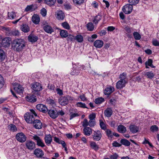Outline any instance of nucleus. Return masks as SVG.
<instances>
[{
    "label": "nucleus",
    "instance_id": "nucleus-1",
    "mask_svg": "<svg viewBox=\"0 0 159 159\" xmlns=\"http://www.w3.org/2000/svg\"><path fill=\"white\" fill-rule=\"evenodd\" d=\"M26 45L25 40L21 38L14 39L11 44L13 50L16 52H21L24 49Z\"/></svg>",
    "mask_w": 159,
    "mask_h": 159
},
{
    "label": "nucleus",
    "instance_id": "nucleus-2",
    "mask_svg": "<svg viewBox=\"0 0 159 159\" xmlns=\"http://www.w3.org/2000/svg\"><path fill=\"white\" fill-rule=\"evenodd\" d=\"M25 120L28 123H32L35 119L33 115L30 113H27L24 115Z\"/></svg>",
    "mask_w": 159,
    "mask_h": 159
},
{
    "label": "nucleus",
    "instance_id": "nucleus-3",
    "mask_svg": "<svg viewBox=\"0 0 159 159\" xmlns=\"http://www.w3.org/2000/svg\"><path fill=\"white\" fill-rule=\"evenodd\" d=\"M16 139L19 142L23 143L26 140L27 137L23 133L20 132L16 134Z\"/></svg>",
    "mask_w": 159,
    "mask_h": 159
},
{
    "label": "nucleus",
    "instance_id": "nucleus-4",
    "mask_svg": "<svg viewBox=\"0 0 159 159\" xmlns=\"http://www.w3.org/2000/svg\"><path fill=\"white\" fill-rule=\"evenodd\" d=\"M33 139L36 141L38 146L42 147H43L45 146L42 140L38 136L36 135H34L33 136Z\"/></svg>",
    "mask_w": 159,
    "mask_h": 159
},
{
    "label": "nucleus",
    "instance_id": "nucleus-5",
    "mask_svg": "<svg viewBox=\"0 0 159 159\" xmlns=\"http://www.w3.org/2000/svg\"><path fill=\"white\" fill-rule=\"evenodd\" d=\"M122 11L125 14L130 13L133 10V6L130 4L125 5L122 8Z\"/></svg>",
    "mask_w": 159,
    "mask_h": 159
},
{
    "label": "nucleus",
    "instance_id": "nucleus-6",
    "mask_svg": "<svg viewBox=\"0 0 159 159\" xmlns=\"http://www.w3.org/2000/svg\"><path fill=\"white\" fill-rule=\"evenodd\" d=\"M33 154L37 158H41L43 157L44 155L43 151L39 148L35 149L34 151Z\"/></svg>",
    "mask_w": 159,
    "mask_h": 159
},
{
    "label": "nucleus",
    "instance_id": "nucleus-7",
    "mask_svg": "<svg viewBox=\"0 0 159 159\" xmlns=\"http://www.w3.org/2000/svg\"><path fill=\"white\" fill-rule=\"evenodd\" d=\"M92 136L93 140L98 141L101 139L102 135L100 131L98 130L97 131H94V133Z\"/></svg>",
    "mask_w": 159,
    "mask_h": 159
},
{
    "label": "nucleus",
    "instance_id": "nucleus-8",
    "mask_svg": "<svg viewBox=\"0 0 159 159\" xmlns=\"http://www.w3.org/2000/svg\"><path fill=\"white\" fill-rule=\"evenodd\" d=\"M67 96H61L59 99V102L62 106H65L69 103L68 97Z\"/></svg>",
    "mask_w": 159,
    "mask_h": 159
},
{
    "label": "nucleus",
    "instance_id": "nucleus-9",
    "mask_svg": "<svg viewBox=\"0 0 159 159\" xmlns=\"http://www.w3.org/2000/svg\"><path fill=\"white\" fill-rule=\"evenodd\" d=\"M25 146L28 149L32 150L35 148V143L31 140H27L25 143Z\"/></svg>",
    "mask_w": 159,
    "mask_h": 159
},
{
    "label": "nucleus",
    "instance_id": "nucleus-10",
    "mask_svg": "<svg viewBox=\"0 0 159 159\" xmlns=\"http://www.w3.org/2000/svg\"><path fill=\"white\" fill-rule=\"evenodd\" d=\"M14 89L15 91L18 93H22L24 91V89L21 85L15 83L14 84Z\"/></svg>",
    "mask_w": 159,
    "mask_h": 159
},
{
    "label": "nucleus",
    "instance_id": "nucleus-11",
    "mask_svg": "<svg viewBox=\"0 0 159 159\" xmlns=\"http://www.w3.org/2000/svg\"><path fill=\"white\" fill-rule=\"evenodd\" d=\"M31 88L34 91H39L42 90L41 85L39 83L34 82L31 84Z\"/></svg>",
    "mask_w": 159,
    "mask_h": 159
},
{
    "label": "nucleus",
    "instance_id": "nucleus-12",
    "mask_svg": "<svg viewBox=\"0 0 159 159\" xmlns=\"http://www.w3.org/2000/svg\"><path fill=\"white\" fill-rule=\"evenodd\" d=\"M48 112L50 116L53 119H55L58 116V113L57 110L50 109L48 110Z\"/></svg>",
    "mask_w": 159,
    "mask_h": 159
},
{
    "label": "nucleus",
    "instance_id": "nucleus-13",
    "mask_svg": "<svg viewBox=\"0 0 159 159\" xmlns=\"http://www.w3.org/2000/svg\"><path fill=\"white\" fill-rule=\"evenodd\" d=\"M11 40L10 38L8 37L4 38L2 41L0 42L2 46L7 47L10 46Z\"/></svg>",
    "mask_w": 159,
    "mask_h": 159
},
{
    "label": "nucleus",
    "instance_id": "nucleus-14",
    "mask_svg": "<svg viewBox=\"0 0 159 159\" xmlns=\"http://www.w3.org/2000/svg\"><path fill=\"white\" fill-rule=\"evenodd\" d=\"M37 110L43 113H46L48 111L47 107L45 105L42 104H38L36 106Z\"/></svg>",
    "mask_w": 159,
    "mask_h": 159
},
{
    "label": "nucleus",
    "instance_id": "nucleus-15",
    "mask_svg": "<svg viewBox=\"0 0 159 159\" xmlns=\"http://www.w3.org/2000/svg\"><path fill=\"white\" fill-rule=\"evenodd\" d=\"M32 123L33 124L34 127L36 129H41L43 126L41 121L39 120H34Z\"/></svg>",
    "mask_w": 159,
    "mask_h": 159
},
{
    "label": "nucleus",
    "instance_id": "nucleus-16",
    "mask_svg": "<svg viewBox=\"0 0 159 159\" xmlns=\"http://www.w3.org/2000/svg\"><path fill=\"white\" fill-rule=\"evenodd\" d=\"M45 143L46 145L49 146L52 140V138L50 134H46L44 138Z\"/></svg>",
    "mask_w": 159,
    "mask_h": 159
},
{
    "label": "nucleus",
    "instance_id": "nucleus-17",
    "mask_svg": "<svg viewBox=\"0 0 159 159\" xmlns=\"http://www.w3.org/2000/svg\"><path fill=\"white\" fill-rule=\"evenodd\" d=\"M43 28L45 32L51 34L54 31L53 29L50 25L44 24Z\"/></svg>",
    "mask_w": 159,
    "mask_h": 159
},
{
    "label": "nucleus",
    "instance_id": "nucleus-18",
    "mask_svg": "<svg viewBox=\"0 0 159 159\" xmlns=\"http://www.w3.org/2000/svg\"><path fill=\"white\" fill-rule=\"evenodd\" d=\"M83 133L85 136H90L92 133V129L89 127H85L83 130Z\"/></svg>",
    "mask_w": 159,
    "mask_h": 159
},
{
    "label": "nucleus",
    "instance_id": "nucleus-19",
    "mask_svg": "<svg viewBox=\"0 0 159 159\" xmlns=\"http://www.w3.org/2000/svg\"><path fill=\"white\" fill-rule=\"evenodd\" d=\"M80 67H73V68L70 72V74L71 75H77L80 73Z\"/></svg>",
    "mask_w": 159,
    "mask_h": 159
},
{
    "label": "nucleus",
    "instance_id": "nucleus-20",
    "mask_svg": "<svg viewBox=\"0 0 159 159\" xmlns=\"http://www.w3.org/2000/svg\"><path fill=\"white\" fill-rule=\"evenodd\" d=\"M127 83V81L119 80L116 83V86L117 89H121L125 87V85Z\"/></svg>",
    "mask_w": 159,
    "mask_h": 159
},
{
    "label": "nucleus",
    "instance_id": "nucleus-21",
    "mask_svg": "<svg viewBox=\"0 0 159 159\" xmlns=\"http://www.w3.org/2000/svg\"><path fill=\"white\" fill-rule=\"evenodd\" d=\"M114 91L113 87L109 86L107 87L104 91V93L106 95H109Z\"/></svg>",
    "mask_w": 159,
    "mask_h": 159
},
{
    "label": "nucleus",
    "instance_id": "nucleus-22",
    "mask_svg": "<svg viewBox=\"0 0 159 159\" xmlns=\"http://www.w3.org/2000/svg\"><path fill=\"white\" fill-rule=\"evenodd\" d=\"M26 100L28 102H34L36 101V97L34 95H29L26 97Z\"/></svg>",
    "mask_w": 159,
    "mask_h": 159
},
{
    "label": "nucleus",
    "instance_id": "nucleus-23",
    "mask_svg": "<svg viewBox=\"0 0 159 159\" xmlns=\"http://www.w3.org/2000/svg\"><path fill=\"white\" fill-rule=\"evenodd\" d=\"M129 129L132 133H135L138 132L139 127L134 125H131L129 126Z\"/></svg>",
    "mask_w": 159,
    "mask_h": 159
},
{
    "label": "nucleus",
    "instance_id": "nucleus-24",
    "mask_svg": "<svg viewBox=\"0 0 159 159\" xmlns=\"http://www.w3.org/2000/svg\"><path fill=\"white\" fill-rule=\"evenodd\" d=\"M112 110L111 108H107L104 111V113L105 116L107 117H110L112 114Z\"/></svg>",
    "mask_w": 159,
    "mask_h": 159
},
{
    "label": "nucleus",
    "instance_id": "nucleus-25",
    "mask_svg": "<svg viewBox=\"0 0 159 159\" xmlns=\"http://www.w3.org/2000/svg\"><path fill=\"white\" fill-rule=\"evenodd\" d=\"M38 39V37L35 35L31 34L28 37V40L31 42H36Z\"/></svg>",
    "mask_w": 159,
    "mask_h": 159
},
{
    "label": "nucleus",
    "instance_id": "nucleus-26",
    "mask_svg": "<svg viewBox=\"0 0 159 159\" xmlns=\"http://www.w3.org/2000/svg\"><path fill=\"white\" fill-rule=\"evenodd\" d=\"M103 45V42L100 40H96L93 43V45L95 47L99 48L102 47Z\"/></svg>",
    "mask_w": 159,
    "mask_h": 159
},
{
    "label": "nucleus",
    "instance_id": "nucleus-27",
    "mask_svg": "<svg viewBox=\"0 0 159 159\" xmlns=\"http://www.w3.org/2000/svg\"><path fill=\"white\" fill-rule=\"evenodd\" d=\"M57 18L60 20H63L65 17L64 13L62 11H58L57 12Z\"/></svg>",
    "mask_w": 159,
    "mask_h": 159
},
{
    "label": "nucleus",
    "instance_id": "nucleus-28",
    "mask_svg": "<svg viewBox=\"0 0 159 159\" xmlns=\"http://www.w3.org/2000/svg\"><path fill=\"white\" fill-rule=\"evenodd\" d=\"M32 21L35 24H38L40 21V18L37 14H34L32 17Z\"/></svg>",
    "mask_w": 159,
    "mask_h": 159
},
{
    "label": "nucleus",
    "instance_id": "nucleus-29",
    "mask_svg": "<svg viewBox=\"0 0 159 159\" xmlns=\"http://www.w3.org/2000/svg\"><path fill=\"white\" fill-rule=\"evenodd\" d=\"M20 29L23 32L25 33H27L30 30V28L29 26L26 24H23L21 25Z\"/></svg>",
    "mask_w": 159,
    "mask_h": 159
},
{
    "label": "nucleus",
    "instance_id": "nucleus-30",
    "mask_svg": "<svg viewBox=\"0 0 159 159\" xmlns=\"http://www.w3.org/2000/svg\"><path fill=\"white\" fill-rule=\"evenodd\" d=\"M7 56L4 51L0 49V62L3 61L5 59Z\"/></svg>",
    "mask_w": 159,
    "mask_h": 159
},
{
    "label": "nucleus",
    "instance_id": "nucleus-31",
    "mask_svg": "<svg viewBox=\"0 0 159 159\" xmlns=\"http://www.w3.org/2000/svg\"><path fill=\"white\" fill-rule=\"evenodd\" d=\"M117 130L118 132L121 133H124L126 131V127L122 125H119L117 128Z\"/></svg>",
    "mask_w": 159,
    "mask_h": 159
},
{
    "label": "nucleus",
    "instance_id": "nucleus-32",
    "mask_svg": "<svg viewBox=\"0 0 159 159\" xmlns=\"http://www.w3.org/2000/svg\"><path fill=\"white\" fill-rule=\"evenodd\" d=\"M20 35V33L18 30H13L10 31V32L8 34V36H18Z\"/></svg>",
    "mask_w": 159,
    "mask_h": 159
},
{
    "label": "nucleus",
    "instance_id": "nucleus-33",
    "mask_svg": "<svg viewBox=\"0 0 159 159\" xmlns=\"http://www.w3.org/2000/svg\"><path fill=\"white\" fill-rule=\"evenodd\" d=\"M90 145L91 148L96 151L98 150L99 149L98 145L95 142H91Z\"/></svg>",
    "mask_w": 159,
    "mask_h": 159
},
{
    "label": "nucleus",
    "instance_id": "nucleus-34",
    "mask_svg": "<svg viewBox=\"0 0 159 159\" xmlns=\"http://www.w3.org/2000/svg\"><path fill=\"white\" fill-rule=\"evenodd\" d=\"M60 35L62 38H66L68 36L67 31L65 30H61L60 31Z\"/></svg>",
    "mask_w": 159,
    "mask_h": 159
},
{
    "label": "nucleus",
    "instance_id": "nucleus-35",
    "mask_svg": "<svg viewBox=\"0 0 159 159\" xmlns=\"http://www.w3.org/2000/svg\"><path fill=\"white\" fill-rule=\"evenodd\" d=\"M154 73L152 71L147 72L145 74V76L147 77L148 78L150 79L154 77Z\"/></svg>",
    "mask_w": 159,
    "mask_h": 159
},
{
    "label": "nucleus",
    "instance_id": "nucleus-36",
    "mask_svg": "<svg viewBox=\"0 0 159 159\" xmlns=\"http://www.w3.org/2000/svg\"><path fill=\"white\" fill-rule=\"evenodd\" d=\"M102 18V16H101L98 15L94 17L93 20V22L95 24H97L98 23V21L101 19Z\"/></svg>",
    "mask_w": 159,
    "mask_h": 159
},
{
    "label": "nucleus",
    "instance_id": "nucleus-37",
    "mask_svg": "<svg viewBox=\"0 0 159 159\" xmlns=\"http://www.w3.org/2000/svg\"><path fill=\"white\" fill-rule=\"evenodd\" d=\"M120 142L122 144L126 146H129L130 144V142L129 141L125 139H121Z\"/></svg>",
    "mask_w": 159,
    "mask_h": 159
},
{
    "label": "nucleus",
    "instance_id": "nucleus-38",
    "mask_svg": "<svg viewBox=\"0 0 159 159\" xmlns=\"http://www.w3.org/2000/svg\"><path fill=\"white\" fill-rule=\"evenodd\" d=\"M75 39L79 43L82 42L84 40L83 36L80 34L76 35L75 37Z\"/></svg>",
    "mask_w": 159,
    "mask_h": 159
},
{
    "label": "nucleus",
    "instance_id": "nucleus-39",
    "mask_svg": "<svg viewBox=\"0 0 159 159\" xmlns=\"http://www.w3.org/2000/svg\"><path fill=\"white\" fill-rule=\"evenodd\" d=\"M87 27L88 30L90 31H92L94 28V26L93 24L91 23H89L87 25Z\"/></svg>",
    "mask_w": 159,
    "mask_h": 159
},
{
    "label": "nucleus",
    "instance_id": "nucleus-40",
    "mask_svg": "<svg viewBox=\"0 0 159 159\" xmlns=\"http://www.w3.org/2000/svg\"><path fill=\"white\" fill-rule=\"evenodd\" d=\"M126 74L125 73H123L120 75V78L121 81H127L126 80Z\"/></svg>",
    "mask_w": 159,
    "mask_h": 159
},
{
    "label": "nucleus",
    "instance_id": "nucleus-41",
    "mask_svg": "<svg viewBox=\"0 0 159 159\" xmlns=\"http://www.w3.org/2000/svg\"><path fill=\"white\" fill-rule=\"evenodd\" d=\"M104 101V99L102 97H100L96 98L94 102L96 104H100L103 102Z\"/></svg>",
    "mask_w": 159,
    "mask_h": 159
},
{
    "label": "nucleus",
    "instance_id": "nucleus-42",
    "mask_svg": "<svg viewBox=\"0 0 159 159\" xmlns=\"http://www.w3.org/2000/svg\"><path fill=\"white\" fill-rule=\"evenodd\" d=\"M133 34L134 38L135 40H139L140 39L141 36L138 32H135L133 33Z\"/></svg>",
    "mask_w": 159,
    "mask_h": 159
},
{
    "label": "nucleus",
    "instance_id": "nucleus-43",
    "mask_svg": "<svg viewBox=\"0 0 159 159\" xmlns=\"http://www.w3.org/2000/svg\"><path fill=\"white\" fill-rule=\"evenodd\" d=\"M56 1V0H44L45 3L50 6L53 5Z\"/></svg>",
    "mask_w": 159,
    "mask_h": 159
},
{
    "label": "nucleus",
    "instance_id": "nucleus-44",
    "mask_svg": "<svg viewBox=\"0 0 159 159\" xmlns=\"http://www.w3.org/2000/svg\"><path fill=\"white\" fill-rule=\"evenodd\" d=\"M106 132L107 136L111 139L113 137V133H112L111 131L109 129H107L106 130Z\"/></svg>",
    "mask_w": 159,
    "mask_h": 159
},
{
    "label": "nucleus",
    "instance_id": "nucleus-45",
    "mask_svg": "<svg viewBox=\"0 0 159 159\" xmlns=\"http://www.w3.org/2000/svg\"><path fill=\"white\" fill-rule=\"evenodd\" d=\"M76 104L77 107L83 108H88L86 107L85 104L84 103H82L81 102H79L77 103Z\"/></svg>",
    "mask_w": 159,
    "mask_h": 159
},
{
    "label": "nucleus",
    "instance_id": "nucleus-46",
    "mask_svg": "<svg viewBox=\"0 0 159 159\" xmlns=\"http://www.w3.org/2000/svg\"><path fill=\"white\" fill-rule=\"evenodd\" d=\"M67 37V40L68 41H74L75 40V37L73 35H68Z\"/></svg>",
    "mask_w": 159,
    "mask_h": 159
},
{
    "label": "nucleus",
    "instance_id": "nucleus-47",
    "mask_svg": "<svg viewBox=\"0 0 159 159\" xmlns=\"http://www.w3.org/2000/svg\"><path fill=\"white\" fill-rule=\"evenodd\" d=\"M62 26L65 29L69 30L70 29V26L66 22L62 23Z\"/></svg>",
    "mask_w": 159,
    "mask_h": 159
},
{
    "label": "nucleus",
    "instance_id": "nucleus-48",
    "mask_svg": "<svg viewBox=\"0 0 159 159\" xmlns=\"http://www.w3.org/2000/svg\"><path fill=\"white\" fill-rule=\"evenodd\" d=\"M139 0H129V2L132 6L135 5L139 2Z\"/></svg>",
    "mask_w": 159,
    "mask_h": 159
},
{
    "label": "nucleus",
    "instance_id": "nucleus-49",
    "mask_svg": "<svg viewBox=\"0 0 159 159\" xmlns=\"http://www.w3.org/2000/svg\"><path fill=\"white\" fill-rule=\"evenodd\" d=\"M158 129V127L156 125H152L150 128L152 132L157 131Z\"/></svg>",
    "mask_w": 159,
    "mask_h": 159
},
{
    "label": "nucleus",
    "instance_id": "nucleus-50",
    "mask_svg": "<svg viewBox=\"0 0 159 159\" xmlns=\"http://www.w3.org/2000/svg\"><path fill=\"white\" fill-rule=\"evenodd\" d=\"M84 0H73V2L74 3L77 5H80L83 3Z\"/></svg>",
    "mask_w": 159,
    "mask_h": 159
},
{
    "label": "nucleus",
    "instance_id": "nucleus-51",
    "mask_svg": "<svg viewBox=\"0 0 159 159\" xmlns=\"http://www.w3.org/2000/svg\"><path fill=\"white\" fill-rule=\"evenodd\" d=\"M125 31L128 33H132L133 31V29L132 28H130L129 26H127L125 28Z\"/></svg>",
    "mask_w": 159,
    "mask_h": 159
},
{
    "label": "nucleus",
    "instance_id": "nucleus-52",
    "mask_svg": "<svg viewBox=\"0 0 159 159\" xmlns=\"http://www.w3.org/2000/svg\"><path fill=\"white\" fill-rule=\"evenodd\" d=\"M9 128L11 131H13L16 130L17 129L16 127L12 124H11L9 125Z\"/></svg>",
    "mask_w": 159,
    "mask_h": 159
},
{
    "label": "nucleus",
    "instance_id": "nucleus-53",
    "mask_svg": "<svg viewBox=\"0 0 159 159\" xmlns=\"http://www.w3.org/2000/svg\"><path fill=\"white\" fill-rule=\"evenodd\" d=\"M47 101L48 103L51 105H55V102L54 100H52L51 99H48L47 100Z\"/></svg>",
    "mask_w": 159,
    "mask_h": 159
},
{
    "label": "nucleus",
    "instance_id": "nucleus-54",
    "mask_svg": "<svg viewBox=\"0 0 159 159\" xmlns=\"http://www.w3.org/2000/svg\"><path fill=\"white\" fill-rule=\"evenodd\" d=\"M95 124V120H90L89 122V125L90 127H93Z\"/></svg>",
    "mask_w": 159,
    "mask_h": 159
},
{
    "label": "nucleus",
    "instance_id": "nucleus-55",
    "mask_svg": "<svg viewBox=\"0 0 159 159\" xmlns=\"http://www.w3.org/2000/svg\"><path fill=\"white\" fill-rule=\"evenodd\" d=\"M4 80L3 77L0 74V89L2 88L4 84Z\"/></svg>",
    "mask_w": 159,
    "mask_h": 159
},
{
    "label": "nucleus",
    "instance_id": "nucleus-56",
    "mask_svg": "<svg viewBox=\"0 0 159 159\" xmlns=\"http://www.w3.org/2000/svg\"><path fill=\"white\" fill-rule=\"evenodd\" d=\"M16 16L14 12H13L10 13L8 12V16L10 18V19H13L14 18V17H15Z\"/></svg>",
    "mask_w": 159,
    "mask_h": 159
},
{
    "label": "nucleus",
    "instance_id": "nucleus-57",
    "mask_svg": "<svg viewBox=\"0 0 159 159\" xmlns=\"http://www.w3.org/2000/svg\"><path fill=\"white\" fill-rule=\"evenodd\" d=\"M41 14L43 16H45L47 14V11L46 9L44 8H43L41 10Z\"/></svg>",
    "mask_w": 159,
    "mask_h": 159
},
{
    "label": "nucleus",
    "instance_id": "nucleus-58",
    "mask_svg": "<svg viewBox=\"0 0 159 159\" xmlns=\"http://www.w3.org/2000/svg\"><path fill=\"white\" fill-rule=\"evenodd\" d=\"M82 125L84 127H88L87 126L89 125V122L87 119H85L84 120L83 122Z\"/></svg>",
    "mask_w": 159,
    "mask_h": 159
},
{
    "label": "nucleus",
    "instance_id": "nucleus-59",
    "mask_svg": "<svg viewBox=\"0 0 159 159\" xmlns=\"http://www.w3.org/2000/svg\"><path fill=\"white\" fill-rule=\"evenodd\" d=\"M2 28L3 30H4L6 31V33L7 35H8V34L10 32L11 30L8 27H5L3 26L2 27Z\"/></svg>",
    "mask_w": 159,
    "mask_h": 159
},
{
    "label": "nucleus",
    "instance_id": "nucleus-60",
    "mask_svg": "<svg viewBox=\"0 0 159 159\" xmlns=\"http://www.w3.org/2000/svg\"><path fill=\"white\" fill-rule=\"evenodd\" d=\"M100 125L102 129L104 130L106 129V127L105 125L102 121H100Z\"/></svg>",
    "mask_w": 159,
    "mask_h": 159
},
{
    "label": "nucleus",
    "instance_id": "nucleus-61",
    "mask_svg": "<svg viewBox=\"0 0 159 159\" xmlns=\"http://www.w3.org/2000/svg\"><path fill=\"white\" fill-rule=\"evenodd\" d=\"M96 117V115L95 114L93 113L90 114L89 116V118L90 120H95V118Z\"/></svg>",
    "mask_w": 159,
    "mask_h": 159
},
{
    "label": "nucleus",
    "instance_id": "nucleus-62",
    "mask_svg": "<svg viewBox=\"0 0 159 159\" xmlns=\"http://www.w3.org/2000/svg\"><path fill=\"white\" fill-rule=\"evenodd\" d=\"M152 63V61L151 59H149L148 60L145 62V65L150 66Z\"/></svg>",
    "mask_w": 159,
    "mask_h": 159
},
{
    "label": "nucleus",
    "instance_id": "nucleus-63",
    "mask_svg": "<svg viewBox=\"0 0 159 159\" xmlns=\"http://www.w3.org/2000/svg\"><path fill=\"white\" fill-rule=\"evenodd\" d=\"M112 145L113 146L115 147H120L121 146V145L118 143V142H116V141H114V142L112 143Z\"/></svg>",
    "mask_w": 159,
    "mask_h": 159
},
{
    "label": "nucleus",
    "instance_id": "nucleus-64",
    "mask_svg": "<svg viewBox=\"0 0 159 159\" xmlns=\"http://www.w3.org/2000/svg\"><path fill=\"white\" fill-rule=\"evenodd\" d=\"M79 98H80L81 101H85L87 100V99L85 97L84 94L80 95L79 96Z\"/></svg>",
    "mask_w": 159,
    "mask_h": 159
}]
</instances>
